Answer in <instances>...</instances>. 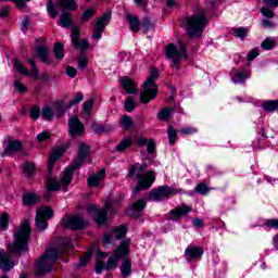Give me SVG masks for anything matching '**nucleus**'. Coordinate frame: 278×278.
Returning a JSON list of instances; mask_svg holds the SVG:
<instances>
[{
	"label": "nucleus",
	"mask_w": 278,
	"mask_h": 278,
	"mask_svg": "<svg viewBox=\"0 0 278 278\" xmlns=\"http://www.w3.org/2000/svg\"><path fill=\"white\" fill-rule=\"evenodd\" d=\"M91 129H92V131H94V134H105L108 131H112V128H110L105 125L97 124V123H93L91 125Z\"/></svg>",
	"instance_id": "a19ab883"
},
{
	"label": "nucleus",
	"mask_w": 278,
	"mask_h": 278,
	"mask_svg": "<svg viewBox=\"0 0 278 278\" xmlns=\"http://www.w3.org/2000/svg\"><path fill=\"white\" fill-rule=\"evenodd\" d=\"M179 193H181V189H175L169 186H162L150 191L149 199L150 201H162L164 199H170V197H175V194Z\"/></svg>",
	"instance_id": "1a4fd4ad"
},
{
	"label": "nucleus",
	"mask_w": 278,
	"mask_h": 278,
	"mask_svg": "<svg viewBox=\"0 0 278 278\" xmlns=\"http://www.w3.org/2000/svg\"><path fill=\"white\" fill-rule=\"evenodd\" d=\"M62 223L65 227V229H72L73 231H79V229H85L86 220H84V217L79 215L70 216L67 218H63Z\"/></svg>",
	"instance_id": "f8f14e48"
},
{
	"label": "nucleus",
	"mask_w": 278,
	"mask_h": 278,
	"mask_svg": "<svg viewBox=\"0 0 278 278\" xmlns=\"http://www.w3.org/2000/svg\"><path fill=\"white\" fill-rule=\"evenodd\" d=\"M125 110L126 112H134L136 110V102H134V98L128 97L125 101Z\"/></svg>",
	"instance_id": "864d4df0"
},
{
	"label": "nucleus",
	"mask_w": 278,
	"mask_h": 278,
	"mask_svg": "<svg viewBox=\"0 0 278 278\" xmlns=\"http://www.w3.org/2000/svg\"><path fill=\"white\" fill-rule=\"evenodd\" d=\"M147 207V202L144 200H138L135 203H132V210L135 212H142Z\"/></svg>",
	"instance_id": "5fc2aeb1"
},
{
	"label": "nucleus",
	"mask_w": 278,
	"mask_h": 278,
	"mask_svg": "<svg viewBox=\"0 0 278 278\" xmlns=\"http://www.w3.org/2000/svg\"><path fill=\"white\" fill-rule=\"evenodd\" d=\"M123 201H125V193H119L113 202L115 207H121L123 205Z\"/></svg>",
	"instance_id": "0e129e2a"
},
{
	"label": "nucleus",
	"mask_w": 278,
	"mask_h": 278,
	"mask_svg": "<svg viewBox=\"0 0 278 278\" xmlns=\"http://www.w3.org/2000/svg\"><path fill=\"white\" fill-rule=\"evenodd\" d=\"M22 170L25 177H33V175L36 173V164H34L31 161H26L22 165Z\"/></svg>",
	"instance_id": "c85d7f7f"
},
{
	"label": "nucleus",
	"mask_w": 278,
	"mask_h": 278,
	"mask_svg": "<svg viewBox=\"0 0 278 278\" xmlns=\"http://www.w3.org/2000/svg\"><path fill=\"white\" fill-rule=\"evenodd\" d=\"M268 136L266 135V131L264 128H261L258 132V138L256 139V142L253 143L254 149H266L268 147Z\"/></svg>",
	"instance_id": "412c9836"
},
{
	"label": "nucleus",
	"mask_w": 278,
	"mask_h": 278,
	"mask_svg": "<svg viewBox=\"0 0 278 278\" xmlns=\"http://www.w3.org/2000/svg\"><path fill=\"white\" fill-rule=\"evenodd\" d=\"M140 25L143 28L144 34H147V31H149L153 27V23H151V20L149 17H144Z\"/></svg>",
	"instance_id": "6e6d98bb"
},
{
	"label": "nucleus",
	"mask_w": 278,
	"mask_h": 278,
	"mask_svg": "<svg viewBox=\"0 0 278 278\" xmlns=\"http://www.w3.org/2000/svg\"><path fill=\"white\" fill-rule=\"evenodd\" d=\"M126 21H128L129 29L134 31V34H138L140 31V20L136 15L127 14Z\"/></svg>",
	"instance_id": "b1692460"
},
{
	"label": "nucleus",
	"mask_w": 278,
	"mask_h": 278,
	"mask_svg": "<svg viewBox=\"0 0 278 278\" xmlns=\"http://www.w3.org/2000/svg\"><path fill=\"white\" fill-rule=\"evenodd\" d=\"M28 64L30 65V73L34 79H39V72L36 61H34V59H28Z\"/></svg>",
	"instance_id": "de8ad7c7"
},
{
	"label": "nucleus",
	"mask_w": 278,
	"mask_h": 278,
	"mask_svg": "<svg viewBox=\"0 0 278 278\" xmlns=\"http://www.w3.org/2000/svg\"><path fill=\"white\" fill-rule=\"evenodd\" d=\"M56 7L62 10L75 11L77 10V2L75 0H59Z\"/></svg>",
	"instance_id": "bb28decb"
},
{
	"label": "nucleus",
	"mask_w": 278,
	"mask_h": 278,
	"mask_svg": "<svg viewBox=\"0 0 278 278\" xmlns=\"http://www.w3.org/2000/svg\"><path fill=\"white\" fill-rule=\"evenodd\" d=\"M14 67H15L16 71H18L22 75H25V77H29V75H31V73H29V70H27V67H25V65H23V63H22L21 61H18V59H15Z\"/></svg>",
	"instance_id": "ea45409f"
},
{
	"label": "nucleus",
	"mask_w": 278,
	"mask_h": 278,
	"mask_svg": "<svg viewBox=\"0 0 278 278\" xmlns=\"http://www.w3.org/2000/svg\"><path fill=\"white\" fill-rule=\"evenodd\" d=\"M30 118L33 121H38V118H40V106L35 105L30 109Z\"/></svg>",
	"instance_id": "4d7b16f0"
},
{
	"label": "nucleus",
	"mask_w": 278,
	"mask_h": 278,
	"mask_svg": "<svg viewBox=\"0 0 278 278\" xmlns=\"http://www.w3.org/2000/svg\"><path fill=\"white\" fill-rule=\"evenodd\" d=\"M65 152H66V148H58L52 152V155L49 157V161H48V169L50 173H52L53 167L58 162V157H62V155H64Z\"/></svg>",
	"instance_id": "6ab92c4d"
},
{
	"label": "nucleus",
	"mask_w": 278,
	"mask_h": 278,
	"mask_svg": "<svg viewBox=\"0 0 278 278\" xmlns=\"http://www.w3.org/2000/svg\"><path fill=\"white\" fill-rule=\"evenodd\" d=\"M53 54L58 60H64V46L56 42L53 48Z\"/></svg>",
	"instance_id": "e433bc0d"
},
{
	"label": "nucleus",
	"mask_w": 278,
	"mask_h": 278,
	"mask_svg": "<svg viewBox=\"0 0 278 278\" xmlns=\"http://www.w3.org/2000/svg\"><path fill=\"white\" fill-rule=\"evenodd\" d=\"M179 49H177V46L175 43L167 45L165 49V55L168 60H172L174 62L173 66H176L177 70H179V62H181L182 58L186 56V46L182 42L178 43Z\"/></svg>",
	"instance_id": "0eeeda50"
},
{
	"label": "nucleus",
	"mask_w": 278,
	"mask_h": 278,
	"mask_svg": "<svg viewBox=\"0 0 278 278\" xmlns=\"http://www.w3.org/2000/svg\"><path fill=\"white\" fill-rule=\"evenodd\" d=\"M92 108H94L93 99H89V100L85 101L83 104V110H84L85 114L90 115V112H92Z\"/></svg>",
	"instance_id": "8fccbe9b"
},
{
	"label": "nucleus",
	"mask_w": 278,
	"mask_h": 278,
	"mask_svg": "<svg viewBox=\"0 0 278 278\" xmlns=\"http://www.w3.org/2000/svg\"><path fill=\"white\" fill-rule=\"evenodd\" d=\"M68 127L70 136L72 138H81L86 134V127L77 116L70 118Z\"/></svg>",
	"instance_id": "ddd939ff"
},
{
	"label": "nucleus",
	"mask_w": 278,
	"mask_h": 278,
	"mask_svg": "<svg viewBox=\"0 0 278 278\" xmlns=\"http://www.w3.org/2000/svg\"><path fill=\"white\" fill-rule=\"evenodd\" d=\"M101 179H105V169H101L97 174L91 175L87 179V185L89 186V188H97V186H99V184L101 182Z\"/></svg>",
	"instance_id": "aec40b11"
},
{
	"label": "nucleus",
	"mask_w": 278,
	"mask_h": 278,
	"mask_svg": "<svg viewBox=\"0 0 278 278\" xmlns=\"http://www.w3.org/2000/svg\"><path fill=\"white\" fill-rule=\"evenodd\" d=\"M210 187L207 186V182H200L195 186L194 192L198 194H202V197H205L210 194Z\"/></svg>",
	"instance_id": "2f4dec72"
},
{
	"label": "nucleus",
	"mask_w": 278,
	"mask_h": 278,
	"mask_svg": "<svg viewBox=\"0 0 278 278\" xmlns=\"http://www.w3.org/2000/svg\"><path fill=\"white\" fill-rule=\"evenodd\" d=\"M88 155H90V146L86 143H80L78 147V160L74 161L72 165H70L61 179L63 186H68L73 181V173L76 172L77 168L81 167V164H84V161L88 159Z\"/></svg>",
	"instance_id": "20e7f679"
},
{
	"label": "nucleus",
	"mask_w": 278,
	"mask_h": 278,
	"mask_svg": "<svg viewBox=\"0 0 278 278\" xmlns=\"http://www.w3.org/2000/svg\"><path fill=\"white\" fill-rule=\"evenodd\" d=\"M136 173H138V164L130 165L128 169L129 179H134V177H136Z\"/></svg>",
	"instance_id": "338daca9"
},
{
	"label": "nucleus",
	"mask_w": 278,
	"mask_h": 278,
	"mask_svg": "<svg viewBox=\"0 0 278 278\" xmlns=\"http://www.w3.org/2000/svg\"><path fill=\"white\" fill-rule=\"evenodd\" d=\"M232 34H235L236 38H240L241 40H244V38L249 36V28L247 27L232 28Z\"/></svg>",
	"instance_id": "f704fd0d"
},
{
	"label": "nucleus",
	"mask_w": 278,
	"mask_h": 278,
	"mask_svg": "<svg viewBox=\"0 0 278 278\" xmlns=\"http://www.w3.org/2000/svg\"><path fill=\"white\" fill-rule=\"evenodd\" d=\"M110 21H112V11H106L102 16L98 18L93 26L92 38H94V40H99L101 36H103V31L105 30V27L110 25Z\"/></svg>",
	"instance_id": "9b49d317"
},
{
	"label": "nucleus",
	"mask_w": 278,
	"mask_h": 278,
	"mask_svg": "<svg viewBox=\"0 0 278 278\" xmlns=\"http://www.w3.org/2000/svg\"><path fill=\"white\" fill-rule=\"evenodd\" d=\"M160 77V72L156 68H152L150 71V76L148 79L142 84L143 91L140 94V101L143 104L151 103L153 99L157 97V92L160 89L155 84V80Z\"/></svg>",
	"instance_id": "39448f33"
},
{
	"label": "nucleus",
	"mask_w": 278,
	"mask_h": 278,
	"mask_svg": "<svg viewBox=\"0 0 278 278\" xmlns=\"http://www.w3.org/2000/svg\"><path fill=\"white\" fill-rule=\"evenodd\" d=\"M276 46H277V41H275V40H273L270 38H266L261 43L262 49H264L265 51H270L271 49H275Z\"/></svg>",
	"instance_id": "c03bdc74"
},
{
	"label": "nucleus",
	"mask_w": 278,
	"mask_h": 278,
	"mask_svg": "<svg viewBox=\"0 0 278 278\" xmlns=\"http://www.w3.org/2000/svg\"><path fill=\"white\" fill-rule=\"evenodd\" d=\"M81 101H84V93L78 92L74 96V99L68 102L67 108H73V105H77V103H81Z\"/></svg>",
	"instance_id": "3c124183"
},
{
	"label": "nucleus",
	"mask_w": 278,
	"mask_h": 278,
	"mask_svg": "<svg viewBox=\"0 0 278 278\" xmlns=\"http://www.w3.org/2000/svg\"><path fill=\"white\" fill-rule=\"evenodd\" d=\"M149 143V139L144 137H137L135 144L136 147H146Z\"/></svg>",
	"instance_id": "774afa93"
},
{
	"label": "nucleus",
	"mask_w": 278,
	"mask_h": 278,
	"mask_svg": "<svg viewBox=\"0 0 278 278\" xmlns=\"http://www.w3.org/2000/svg\"><path fill=\"white\" fill-rule=\"evenodd\" d=\"M115 240H121L122 238H125V236H127V228L125 226H119L117 228H115L112 231Z\"/></svg>",
	"instance_id": "58836bf2"
},
{
	"label": "nucleus",
	"mask_w": 278,
	"mask_h": 278,
	"mask_svg": "<svg viewBox=\"0 0 278 278\" xmlns=\"http://www.w3.org/2000/svg\"><path fill=\"white\" fill-rule=\"evenodd\" d=\"M265 227H268V229H278V219L277 218H270L265 220L264 223Z\"/></svg>",
	"instance_id": "13d9d810"
},
{
	"label": "nucleus",
	"mask_w": 278,
	"mask_h": 278,
	"mask_svg": "<svg viewBox=\"0 0 278 278\" xmlns=\"http://www.w3.org/2000/svg\"><path fill=\"white\" fill-rule=\"evenodd\" d=\"M54 216L53 208L50 206H41L37 210L35 225L39 231H45L49 227L50 218Z\"/></svg>",
	"instance_id": "6e6552de"
},
{
	"label": "nucleus",
	"mask_w": 278,
	"mask_h": 278,
	"mask_svg": "<svg viewBox=\"0 0 278 278\" xmlns=\"http://www.w3.org/2000/svg\"><path fill=\"white\" fill-rule=\"evenodd\" d=\"M147 151L149 155H153V153H155V140L149 139L147 143Z\"/></svg>",
	"instance_id": "680f3d73"
},
{
	"label": "nucleus",
	"mask_w": 278,
	"mask_h": 278,
	"mask_svg": "<svg viewBox=\"0 0 278 278\" xmlns=\"http://www.w3.org/2000/svg\"><path fill=\"white\" fill-rule=\"evenodd\" d=\"M22 201L24 205H27V206L36 205V203L40 201V197H38L37 193L27 192V193H23Z\"/></svg>",
	"instance_id": "a878e982"
},
{
	"label": "nucleus",
	"mask_w": 278,
	"mask_h": 278,
	"mask_svg": "<svg viewBox=\"0 0 278 278\" xmlns=\"http://www.w3.org/2000/svg\"><path fill=\"white\" fill-rule=\"evenodd\" d=\"M119 125L122 126V129L127 131L134 127V119L129 115H124L119 121Z\"/></svg>",
	"instance_id": "7c9ffc66"
},
{
	"label": "nucleus",
	"mask_w": 278,
	"mask_h": 278,
	"mask_svg": "<svg viewBox=\"0 0 278 278\" xmlns=\"http://www.w3.org/2000/svg\"><path fill=\"white\" fill-rule=\"evenodd\" d=\"M118 268V258L113 254L108 261L105 265V270H114Z\"/></svg>",
	"instance_id": "79ce46f5"
},
{
	"label": "nucleus",
	"mask_w": 278,
	"mask_h": 278,
	"mask_svg": "<svg viewBox=\"0 0 278 278\" xmlns=\"http://www.w3.org/2000/svg\"><path fill=\"white\" fill-rule=\"evenodd\" d=\"M230 77L233 84H242L245 79L251 77V72L249 71H238L237 68H232L230 71Z\"/></svg>",
	"instance_id": "a211bd4d"
},
{
	"label": "nucleus",
	"mask_w": 278,
	"mask_h": 278,
	"mask_svg": "<svg viewBox=\"0 0 278 278\" xmlns=\"http://www.w3.org/2000/svg\"><path fill=\"white\" fill-rule=\"evenodd\" d=\"M138 186L132 189L134 194H138L141 190H149L155 182V173L149 170L144 173H137Z\"/></svg>",
	"instance_id": "9d476101"
},
{
	"label": "nucleus",
	"mask_w": 278,
	"mask_h": 278,
	"mask_svg": "<svg viewBox=\"0 0 278 278\" xmlns=\"http://www.w3.org/2000/svg\"><path fill=\"white\" fill-rule=\"evenodd\" d=\"M167 136L169 139V144L173 147L175 142H177V130L173 126H168L167 128Z\"/></svg>",
	"instance_id": "37998d69"
},
{
	"label": "nucleus",
	"mask_w": 278,
	"mask_h": 278,
	"mask_svg": "<svg viewBox=\"0 0 278 278\" xmlns=\"http://www.w3.org/2000/svg\"><path fill=\"white\" fill-rule=\"evenodd\" d=\"M41 116L45 121H52L53 119V110L49 106H45L41 111Z\"/></svg>",
	"instance_id": "09e8293b"
},
{
	"label": "nucleus",
	"mask_w": 278,
	"mask_h": 278,
	"mask_svg": "<svg viewBox=\"0 0 278 278\" xmlns=\"http://www.w3.org/2000/svg\"><path fill=\"white\" fill-rule=\"evenodd\" d=\"M185 23L187 34L190 38H201L203 36V29L207 25V17H205V12L201 11L200 13L186 17Z\"/></svg>",
	"instance_id": "7ed1b4c3"
},
{
	"label": "nucleus",
	"mask_w": 278,
	"mask_h": 278,
	"mask_svg": "<svg viewBox=\"0 0 278 278\" xmlns=\"http://www.w3.org/2000/svg\"><path fill=\"white\" fill-rule=\"evenodd\" d=\"M175 109L173 108H164L161 110V112H159V119L160 121H168V118H170V115L173 114Z\"/></svg>",
	"instance_id": "4c0bfd02"
},
{
	"label": "nucleus",
	"mask_w": 278,
	"mask_h": 278,
	"mask_svg": "<svg viewBox=\"0 0 278 278\" xmlns=\"http://www.w3.org/2000/svg\"><path fill=\"white\" fill-rule=\"evenodd\" d=\"M81 29L77 26L72 27V45L74 49H80L81 51H88L90 49V43L86 39H80Z\"/></svg>",
	"instance_id": "4468645a"
},
{
	"label": "nucleus",
	"mask_w": 278,
	"mask_h": 278,
	"mask_svg": "<svg viewBox=\"0 0 278 278\" xmlns=\"http://www.w3.org/2000/svg\"><path fill=\"white\" fill-rule=\"evenodd\" d=\"M51 138V132L42 131L37 136L38 142H45Z\"/></svg>",
	"instance_id": "e2e57ef3"
},
{
	"label": "nucleus",
	"mask_w": 278,
	"mask_h": 278,
	"mask_svg": "<svg viewBox=\"0 0 278 278\" xmlns=\"http://www.w3.org/2000/svg\"><path fill=\"white\" fill-rule=\"evenodd\" d=\"M60 181L55 180L54 178H48L47 181V190L48 192H56L60 190Z\"/></svg>",
	"instance_id": "72a5a7b5"
},
{
	"label": "nucleus",
	"mask_w": 278,
	"mask_h": 278,
	"mask_svg": "<svg viewBox=\"0 0 278 278\" xmlns=\"http://www.w3.org/2000/svg\"><path fill=\"white\" fill-rule=\"evenodd\" d=\"M90 257H92V250L87 251L85 255L80 257V266H86V264L90 262Z\"/></svg>",
	"instance_id": "bf43d9fd"
},
{
	"label": "nucleus",
	"mask_w": 278,
	"mask_h": 278,
	"mask_svg": "<svg viewBox=\"0 0 278 278\" xmlns=\"http://www.w3.org/2000/svg\"><path fill=\"white\" fill-rule=\"evenodd\" d=\"M110 210L111 214H114V208H112V197L106 199L103 210H99L96 204L87 205V212L92 214V218L97 225H105V223H108V212H110Z\"/></svg>",
	"instance_id": "423d86ee"
},
{
	"label": "nucleus",
	"mask_w": 278,
	"mask_h": 278,
	"mask_svg": "<svg viewBox=\"0 0 278 278\" xmlns=\"http://www.w3.org/2000/svg\"><path fill=\"white\" fill-rule=\"evenodd\" d=\"M192 212V206L180 204L169 212L170 220H179L182 216H188Z\"/></svg>",
	"instance_id": "2eb2a0df"
},
{
	"label": "nucleus",
	"mask_w": 278,
	"mask_h": 278,
	"mask_svg": "<svg viewBox=\"0 0 278 278\" xmlns=\"http://www.w3.org/2000/svg\"><path fill=\"white\" fill-rule=\"evenodd\" d=\"M122 86L128 94H135L137 90L136 83L129 77L122 78Z\"/></svg>",
	"instance_id": "393cba45"
},
{
	"label": "nucleus",
	"mask_w": 278,
	"mask_h": 278,
	"mask_svg": "<svg viewBox=\"0 0 278 278\" xmlns=\"http://www.w3.org/2000/svg\"><path fill=\"white\" fill-rule=\"evenodd\" d=\"M60 24L68 28L73 25V16H71V13L64 12L60 17H59Z\"/></svg>",
	"instance_id": "c756f323"
},
{
	"label": "nucleus",
	"mask_w": 278,
	"mask_h": 278,
	"mask_svg": "<svg viewBox=\"0 0 278 278\" xmlns=\"http://www.w3.org/2000/svg\"><path fill=\"white\" fill-rule=\"evenodd\" d=\"M179 134H181L182 136H192L193 134H197V128L185 127L179 130Z\"/></svg>",
	"instance_id": "052dcab7"
},
{
	"label": "nucleus",
	"mask_w": 278,
	"mask_h": 278,
	"mask_svg": "<svg viewBox=\"0 0 278 278\" xmlns=\"http://www.w3.org/2000/svg\"><path fill=\"white\" fill-rule=\"evenodd\" d=\"M203 253L204 251L201 247H188L185 251V257L187 262H194V260H201Z\"/></svg>",
	"instance_id": "dca6fc26"
},
{
	"label": "nucleus",
	"mask_w": 278,
	"mask_h": 278,
	"mask_svg": "<svg viewBox=\"0 0 278 278\" xmlns=\"http://www.w3.org/2000/svg\"><path fill=\"white\" fill-rule=\"evenodd\" d=\"M263 110H265V112H275L278 110V100H269L263 102Z\"/></svg>",
	"instance_id": "473e14b6"
},
{
	"label": "nucleus",
	"mask_w": 278,
	"mask_h": 278,
	"mask_svg": "<svg viewBox=\"0 0 278 278\" xmlns=\"http://www.w3.org/2000/svg\"><path fill=\"white\" fill-rule=\"evenodd\" d=\"M94 12L96 11L92 8L87 9L85 12H83L81 21L84 23H88V21L94 16Z\"/></svg>",
	"instance_id": "603ef678"
},
{
	"label": "nucleus",
	"mask_w": 278,
	"mask_h": 278,
	"mask_svg": "<svg viewBox=\"0 0 278 278\" xmlns=\"http://www.w3.org/2000/svg\"><path fill=\"white\" fill-rule=\"evenodd\" d=\"M134 144V141L130 138H125L117 144L116 149L119 153H123L126 149H129Z\"/></svg>",
	"instance_id": "c9c22d12"
},
{
	"label": "nucleus",
	"mask_w": 278,
	"mask_h": 278,
	"mask_svg": "<svg viewBox=\"0 0 278 278\" xmlns=\"http://www.w3.org/2000/svg\"><path fill=\"white\" fill-rule=\"evenodd\" d=\"M47 10L51 18H58V11L55 10V3H53V0H48Z\"/></svg>",
	"instance_id": "49530a36"
},
{
	"label": "nucleus",
	"mask_w": 278,
	"mask_h": 278,
	"mask_svg": "<svg viewBox=\"0 0 278 278\" xmlns=\"http://www.w3.org/2000/svg\"><path fill=\"white\" fill-rule=\"evenodd\" d=\"M122 277L127 278L131 275V260L125 258L119 266Z\"/></svg>",
	"instance_id": "cd10ccee"
},
{
	"label": "nucleus",
	"mask_w": 278,
	"mask_h": 278,
	"mask_svg": "<svg viewBox=\"0 0 278 278\" xmlns=\"http://www.w3.org/2000/svg\"><path fill=\"white\" fill-rule=\"evenodd\" d=\"M261 13L266 18H274V16H275V12H273L270 9L264 8V7L261 9Z\"/></svg>",
	"instance_id": "69168bd1"
},
{
	"label": "nucleus",
	"mask_w": 278,
	"mask_h": 278,
	"mask_svg": "<svg viewBox=\"0 0 278 278\" xmlns=\"http://www.w3.org/2000/svg\"><path fill=\"white\" fill-rule=\"evenodd\" d=\"M8 225H10V215L8 213H2L0 215V229L5 231V229H8Z\"/></svg>",
	"instance_id": "a18cd8bd"
},
{
	"label": "nucleus",
	"mask_w": 278,
	"mask_h": 278,
	"mask_svg": "<svg viewBox=\"0 0 278 278\" xmlns=\"http://www.w3.org/2000/svg\"><path fill=\"white\" fill-rule=\"evenodd\" d=\"M73 242L68 238L61 239L59 249H50L41 256L37 263L36 273L37 275H45L46 273H51L53 264L58 262L60 255L64 251H73Z\"/></svg>",
	"instance_id": "f03ea898"
},
{
	"label": "nucleus",
	"mask_w": 278,
	"mask_h": 278,
	"mask_svg": "<svg viewBox=\"0 0 278 278\" xmlns=\"http://www.w3.org/2000/svg\"><path fill=\"white\" fill-rule=\"evenodd\" d=\"M131 244V240L126 239L119 243L116 250L113 252V255L118 260H123V257H127L129 253V247Z\"/></svg>",
	"instance_id": "f3484780"
},
{
	"label": "nucleus",
	"mask_w": 278,
	"mask_h": 278,
	"mask_svg": "<svg viewBox=\"0 0 278 278\" xmlns=\"http://www.w3.org/2000/svg\"><path fill=\"white\" fill-rule=\"evenodd\" d=\"M23 149V143L20 140L9 141L7 148L4 149L3 155H10L11 153H18Z\"/></svg>",
	"instance_id": "4be33fe9"
},
{
	"label": "nucleus",
	"mask_w": 278,
	"mask_h": 278,
	"mask_svg": "<svg viewBox=\"0 0 278 278\" xmlns=\"http://www.w3.org/2000/svg\"><path fill=\"white\" fill-rule=\"evenodd\" d=\"M36 53L43 64H49V54L51 53V49L45 46H39L36 48Z\"/></svg>",
	"instance_id": "5701e85b"
},
{
	"label": "nucleus",
	"mask_w": 278,
	"mask_h": 278,
	"mask_svg": "<svg viewBox=\"0 0 278 278\" xmlns=\"http://www.w3.org/2000/svg\"><path fill=\"white\" fill-rule=\"evenodd\" d=\"M29 236H31V225L28 219H24L20 228L14 232V242L8 243L5 250H0V268L3 273H10L16 264L12 260V255L21 257L29 251Z\"/></svg>",
	"instance_id": "f257e3e1"
}]
</instances>
